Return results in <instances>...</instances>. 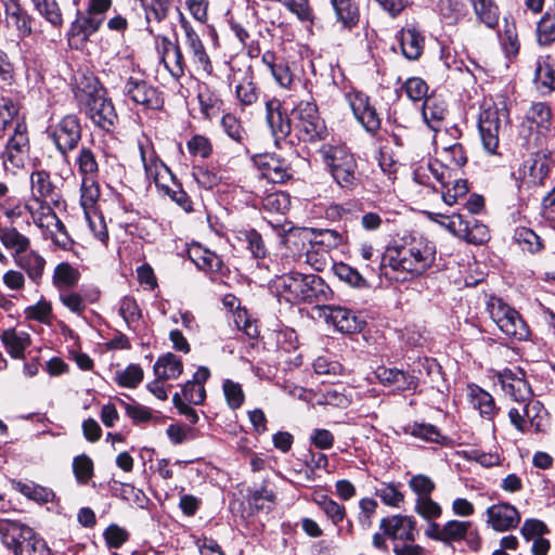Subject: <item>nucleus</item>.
I'll return each mask as SVG.
<instances>
[{"label": "nucleus", "mask_w": 555, "mask_h": 555, "mask_svg": "<svg viewBox=\"0 0 555 555\" xmlns=\"http://www.w3.org/2000/svg\"><path fill=\"white\" fill-rule=\"evenodd\" d=\"M435 260V244L424 237H413L409 243L388 248L382 255L379 274L403 282L426 272Z\"/></svg>", "instance_id": "f257e3e1"}, {"label": "nucleus", "mask_w": 555, "mask_h": 555, "mask_svg": "<svg viewBox=\"0 0 555 555\" xmlns=\"http://www.w3.org/2000/svg\"><path fill=\"white\" fill-rule=\"evenodd\" d=\"M274 287L288 302L326 301L332 296L330 286L317 274L289 272L278 276Z\"/></svg>", "instance_id": "f03ea898"}, {"label": "nucleus", "mask_w": 555, "mask_h": 555, "mask_svg": "<svg viewBox=\"0 0 555 555\" xmlns=\"http://www.w3.org/2000/svg\"><path fill=\"white\" fill-rule=\"evenodd\" d=\"M75 98L80 112L95 126L106 131L113 129L118 116L112 100L106 96V91L100 86L98 79L91 78L83 87L78 86Z\"/></svg>", "instance_id": "7ed1b4c3"}, {"label": "nucleus", "mask_w": 555, "mask_h": 555, "mask_svg": "<svg viewBox=\"0 0 555 555\" xmlns=\"http://www.w3.org/2000/svg\"><path fill=\"white\" fill-rule=\"evenodd\" d=\"M0 540L13 555H51L46 541L20 521L0 519Z\"/></svg>", "instance_id": "20e7f679"}, {"label": "nucleus", "mask_w": 555, "mask_h": 555, "mask_svg": "<svg viewBox=\"0 0 555 555\" xmlns=\"http://www.w3.org/2000/svg\"><path fill=\"white\" fill-rule=\"evenodd\" d=\"M324 163L330 167L334 180L345 189L359 183L358 165L352 154L344 146L324 144L320 149Z\"/></svg>", "instance_id": "39448f33"}, {"label": "nucleus", "mask_w": 555, "mask_h": 555, "mask_svg": "<svg viewBox=\"0 0 555 555\" xmlns=\"http://www.w3.org/2000/svg\"><path fill=\"white\" fill-rule=\"evenodd\" d=\"M424 534L426 538L448 546L465 541L469 547H476L479 540L478 532L469 520L451 519L443 525L429 522Z\"/></svg>", "instance_id": "423d86ee"}, {"label": "nucleus", "mask_w": 555, "mask_h": 555, "mask_svg": "<svg viewBox=\"0 0 555 555\" xmlns=\"http://www.w3.org/2000/svg\"><path fill=\"white\" fill-rule=\"evenodd\" d=\"M488 311L491 319L506 336L517 340H526L529 337V327L519 312L501 298L492 297L488 302Z\"/></svg>", "instance_id": "0eeeda50"}, {"label": "nucleus", "mask_w": 555, "mask_h": 555, "mask_svg": "<svg viewBox=\"0 0 555 555\" xmlns=\"http://www.w3.org/2000/svg\"><path fill=\"white\" fill-rule=\"evenodd\" d=\"M111 5L112 0H88L87 10L77 11L76 18L70 25V36L87 40L99 30L104 21L103 14L109 10Z\"/></svg>", "instance_id": "6e6552de"}, {"label": "nucleus", "mask_w": 555, "mask_h": 555, "mask_svg": "<svg viewBox=\"0 0 555 555\" xmlns=\"http://www.w3.org/2000/svg\"><path fill=\"white\" fill-rule=\"evenodd\" d=\"M507 114L504 108L494 104L483 106L478 120V129L483 147L489 153H495L499 146V135L505 124Z\"/></svg>", "instance_id": "1a4fd4ad"}, {"label": "nucleus", "mask_w": 555, "mask_h": 555, "mask_svg": "<svg viewBox=\"0 0 555 555\" xmlns=\"http://www.w3.org/2000/svg\"><path fill=\"white\" fill-rule=\"evenodd\" d=\"M47 134L57 151L62 155H66L77 147L81 139V126L78 117L75 115L63 117L59 122L48 127Z\"/></svg>", "instance_id": "9d476101"}, {"label": "nucleus", "mask_w": 555, "mask_h": 555, "mask_svg": "<svg viewBox=\"0 0 555 555\" xmlns=\"http://www.w3.org/2000/svg\"><path fill=\"white\" fill-rule=\"evenodd\" d=\"M448 230L469 244L481 245L489 240L487 225L470 215L452 214L449 216Z\"/></svg>", "instance_id": "9b49d317"}, {"label": "nucleus", "mask_w": 555, "mask_h": 555, "mask_svg": "<svg viewBox=\"0 0 555 555\" xmlns=\"http://www.w3.org/2000/svg\"><path fill=\"white\" fill-rule=\"evenodd\" d=\"M28 151L27 126L26 124H17L15 126V133L10 135L7 147L0 156L4 169L14 172L23 167Z\"/></svg>", "instance_id": "f8f14e48"}, {"label": "nucleus", "mask_w": 555, "mask_h": 555, "mask_svg": "<svg viewBox=\"0 0 555 555\" xmlns=\"http://www.w3.org/2000/svg\"><path fill=\"white\" fill-rule=\"evenodd\" d=\"M122 94L144 109H159L164 104V100L156 88L145 80L133 77H129L126 80L122 87Z\"/></svg>", "instance_id": "ddd939ff"}, {"label": "nucleus", "mask_w": 555, "mask_h": 555, "mask_svg": "<svg viewBox=\"0 0 555 555\" xmlns=\"http://www.w3.org/2000/svg\"><path fill=\"white\" fill-rule=\"evenodd\" d=\"M346 100L354 117L367 132L375 133L379 130L380 118L375 107L370 104V99L366 94L360 91H350L346 93Z\"/></svg>", "instance_id": "4468645a"}, {"label": "nucleus", "mask_w": 555, "mask_h": 555, "mask_svg": "<svg viewBox=\"0 0 555 555\" xmlns=\"http://www.w3.org/2000/svg\"><path fill=\"white\" fill-rule=\"evenodd\" d=\"M144 11L142 28L151 36L159 37L171 10L172 0H140Z\"/></svg>", "instance_id": "2eb2a0df"}, {"label": "nucleus", "mask_w": 555, "mask_h": 555, "mask_svg": "<svg viewBox=\"0 0 555 555\" xmlns=\"http://www.w3.org/2000/svg\"><path fill=\"white\" fill-rule=\"evenodd\" d=\"M179 15L181 27L185 34L184 44L188 52L192 56V61L196 69L203 70L206 74H210L212 72V65L199 36L194 31L181 12H179Z\"/></svg>", "instance_id": "dca6fc26"}, {"label": "nucleus", "mask_w": 555, "mask_h": 555, "mask_svg": "<svg viewBox=\"0 0 555 555\" xmlns=\"http://www.w3.org/2000/svg\"><path fill=\"white\" fill-rule=\"evenodd\" d=\"M499 382L503 391L517 404L527 403L532 400V390L529 383L524 378V372L518 370H504L499 374Z\"/></svg>", "instance_id": "f3484780"}, {"label": "nucleus", "mask_w": 555, "mask_h": 555, "mask_svg": "<svg viewBox=\"0 0 555 555\" xmlns=\"http://www.w3.org/2000/svg\"><path fill=\"white\" fill-rule=\"evenodd\" d=\"M266 121L276 145L292 132V118L282 111V104L278 99H270L266 102Z\"/></svg>", "instance_id": "a211bd4d"}, {"label": "nucleus", "mask_w": 555, "mask_h": 555, "mask_svg": "<svg viewBox=\"0 0 555 555\" xmlns=\"http://www.w3.org/2000/svg\"><path fill=\"white\" fill-rule=\"evenodd\" d=\"M487 522L495 531H508L516 528L520 522V514L515 506L502 502L487 508Z\"/></svg>", "instance_id": "6ab92c4d"}, {"label": "nucleus", "mask_w": 555, "mask_h": 555, "mask_svg": "<svg viewBox=\"0 0 555 555\" xmlns=\"http://www.w3.org/2000/svg\"><path fill=\"white\" fill-rule=\"evenodd\" d=\"M380 529L384 534L403 542L415 541V520L411 516L393 515L380 520Z\"/></svg>", "instance_id": "aec40b11"}, {"label": "nucleus", "mask_w": 555, "mask_h": 555, "mask_svg": "<svg viewBox=\"0 0 555 555\" xmlns=\"http://www.w3.org/2000/svg\"><path fill=\"white\" fill-rule=\"evenodd\" d=\"M261 177L272 183H283L292 177L291 168L284 159L262 155L256 159Z\"/></svg>", "instance_id": "412c9836"}, {"label": "nucleus", "mask_w": 555, "mask_h": 555, "mask_svg": "<svg viewBox=\"0 0 555 555\" xmlns=\"http://www.w3.org/2000/svg\"><path fill=\"white\" fill-rule=\"evenodd\" d=\"M13 259L15 264L26 272L31 282L40 284L46 267V259L41 255L27 249L21 255H13Z\"/></svg>", "instance_id": "4be33fe9"}, {"label": "nucleus", "mask_w": 555, "mask_h": 555, "mask_svg": "<svg viewBox=\"0 0 555 555\" xmlns=\"http://www.w3.org/2000/svg\"><path fill=\"white\" fill-rule=\"evenodd\" d=\"M403 56L408 60H417L424 50L425 38L415 27H405L397 36Z\"/></svg>", "instance_id": "5701e85b"}, {"label": "nucleus", "mask_w": 555, "mask_h": 555, "mask_svg": "<svg viewBox=\"0 0 555 555\" xmlns=\"http://www.w3.org/2000/svg\"><path fill=\"white\" fill-rule=\"evenodd\" d=\"M312 247L318 246L324 251L338 247L343 243V235L331 229H302L300 232Z\"/></svg>", "instance_id": "b1692460"}, {"label": "nucleus", "mask_w": 555, "mask_h": 555, "mask_svg": "<svg viewBox=\"0 0 555 555\" xmlns=\"http://www.w3.org/2000/svg\"><path fill=\"white\" fill-rule=\"evenodd\" d=\"M467 396L472 406L479 411L482 417L491 420L498 412L493 397L477 385H469Z\"/></svg>", "instance_id": "393cba45"}, {"label": "nucleus", "mask_w": 555, "mask_h": 555, "mask_svg": "<svg viewBox=\"0 0 555 555\" xmlns=\"http://www.w3.org/2000/svg\"><path fill=\"white\" fill-rule=\"evenodd\" d=\"M326 320L341 333H354L360 330L357 317L347 308L327 307Z\"/></svg>", "instance_id": "a878e982"}, {"label": "nucleus", "mask_w": 555, "mask_h": 555, "mask_svg": "<svg viewBox=\"0 0 555 555\" xmlns=\"http://www.w3.org/2000/svg\"><path fill=\"white\" fill-rule=\"evenodd\" d=\"M476 20L489 29H494L499 25L500 9L494 0H468Z\"/></svg>", "instance_id": "bb28decb"}, {"label": "nucleus", "mask_w": 555, "mask_h": 555, "mask_svg": "<svg viewBox=\"0 0 555 555\" xmlns=\"http://www.w3.org/2000/svg\"><path fill=\"white\" fill-rule=\"evenodd\" d=\"M163 62L170 74L180 78L184 74L185 61L178 44L171 42L168 38L163 40Z\"/></svg>", "instance_id": "cd10ccee"}, {"label": "nucleus", "mask_w": 555, "mask_h": 555, "mask_svg": "<svg viewBox=\"0 0 555 555\" xmlns=\"http://www.w3.org/2000/svg\"><path fill=\"white\" fill-rule=\"evenodd\" d=\"M1 340L8 353L14 359H23L25 349L30 345L29 334L17 332L15 328L3 331Z\"/></svg>", "instance_id": "c85d7f7f"}, {"label": "nucleus", "mask_w": 555, "mask_h": 555, "mask_svg": "<svg viewBox=\"0 0 555 555\" xmlns=\"http://www.w3.org/2000/svg\"><path fill=\"white\" fill-rule=\"evenodd\" d=\"M235 94L237 101L244 106L253 105L259 100L260 89L254 81V74L250 68L244 72L235 86Z\"/></svg>", "instance_id": "c756f323"}, {"label": "nucleus", "mask_w": 555, "mask_h": 555, "mask_svg": "<svg viewBox=\"0 0 555 555\" xmlns=\"http://www.w3.org/2000/svg\"><path fill=\"white\" fill-rule=\"evenodd\" d=\"M447 114V107L443 101L434 96L425 99L422 109L424 121L430 129L438 131Z\"/></svg>", "instance_id": "7c9ffc66"}, {"label": "nucleus", "mask_w": 555, "mask_h": 555, "mask_svg": "<svg viewBox=\"0 0 555 555\" xmlns=\"http://www.w3.org/2000/svg\"><path fill=\"white\" fill-rule=\"evenodd\" d=\"M436 7L441 18L449 25H456L468 13L464 0H436Z\"/></svg>", "instance_id": "2f4dec72"}, {"label": "nucleus", "mask_w": 555, "mask_h": 555, "mask_svg": "<svg viewBox=\"0 0 555 555\" xmlns=\"http://www.w3.org/2000/svg\"><path fill=\"white\" fill-rule=\"evenodd\" d=\"M25 124L18 117V107L11 99H2L0 103V138L5 134H14L15 126Z\"/></svg>", "instance_id": "473e14b6"}, {"label": "nucleus", "mask_w": 555, "mask_h": 555, "mask_svg": "<svg viewBox=\"0 0 555 555\" xmlns=\"http://www.w3.org/2000/svg\"><path fill=\"white\" fill-rule=\"evenodd\" d=\"M153 369L157 378L176 379L182 374L183 364L179 357L168 352L157 359Z\"/></svg>", "instance_id": "72a5a7b5"}, {"label": "nucleus", "mask_w": 555, "mask_h": 555, "mask_svg": "<svg viewBox=\"0 0 555 555\" xmlns=\"http://www.w3.org/2000/svg\"><path fill=\"white\" fill-rule=\"evenodd\" d=\"M31 195L35 202L54 201V185L50 175L44 170H38L30 176Z\"/></svg>", "instance_id": "f704fd0d"}, {"label": "nucleus", "mask_w": 555, "mask_h": 555, "mask_svg": "<svg viewBox=\"0 0 555 555\" xmlns=\"http://www.w3.org/2000/svg\"><path fill=\"white\" fill-rule=\"evenodd\" d=\"M550 166L547 157L544 154H537L534 157L528 159L522 167L524 178H528L529 183L541 184L547 177Z\"/></svg>", "instance_id": "c9c22d12"}, {"label": "nucleus", "mask_w": 555, "mask_h": 555, "mask_svg": "<svg viewBox=\"0 0 555 555\" xmlns=\"http://www.w3.org/2000/svg\"><path fill=\"white\" fill-rule=\"evenodd\" d=\"M79 271L68 262L59 263L53 271L52 283L59 289H70L79 281Z\"/></svg>", "instance_id": "e433bc0d"}, {"label": "nucleus", "mask_w": 555, "mask_h": 555, "mask_svg": "<svg viewBox=\"0 0 555 555\" xmlns=\"http://www.w3.org/2000/svg\"><path fill=\"white\" fill-rule=\"evenodd\" d=\"M34 10L53 27L63 25V14L56 0H29Z\"/></svg>", "instance_id": "4c0bfd02"}, {"label": "nucleus", "mask_w": 555, "mask_h": 555, "mask_svg": "<svg viewBox=\"0 0 555 555\" xmlns=\"http://www.w3.org/2000/svg\"><path fill=\"white\" fill-rule=\"evenodd\" d=\"M299 141L313 143L327 137V128L321 117L295 128Z\"/></svg>", "instance_id": "58836bf2"}, {"label": "nucleus", "mask_w": 555, "mask_h": 555, "mask_svg": "<svg viewBox=\"0 0 555 555\" xmlns=\"http://www.w3.org/2000/svg\"><path fill=\"white\" fill-rule=\"evenodd\" d=\"M534 81L542 93H550L555 90V67L548 59H541L537 63Z\"/></svg>", "instance_id": "ea45409f"}, {"label": "nucleus", "mask_w": 555, "mask_h": 555, "mask_svg": "<svg viewBox=\"0 0 555 555\" xmlns=\"http://www.w3.org/2000/svg\"><path fill=\"white\" fill-rule=\"evenodd\" d=\"M275 502V494L263 483L259 488L249 489L247 503L254 511H270Z\"/></svg>", "instance_id": "a19ab883"}, {"label": "nucleus", "mask_w": 555, "mask_h": 555, "mask_svg": "<svg viewBox=\"0 0 555 555\" xmlns=\"http://www.w3.org/2000/svg\"><path fill=\"white\" fill-rule=\"evenodd\" d=\"M0 241L5 248L13 250V255L22 254L29 248L30 241L15 228H0Z\"/></svg>", "instance_id": "79ce46f5"}, {"label": "nucleus", "mask_w": 555, "mask_h": 555, "mask_svg": "<svg viewBox=\"0 0 555 555\" xmlns=\"http://www.w3.org/2000/svg\"><path fill=\"white\" fill-rule=\"evenodd\" d=\"M140 154L146 177L152 179L154 183L160 182V178H171L170 169L155 155L151 154L147 157L142 146L140 147Z\"/></svg>", "instance_id": "37998d69"}, {"label": "nucleus", "mask_w": 555, "mask_h": 555, "mask_svg": "<svg viewBox=\"0 0 555 555\" xmlns=\"http://www.w3.org/2000/svg\"><path fill=\"white\" fill-rule=\"evenodd\" d=\"M537 40L544 47L555 42V15L552 8L547 9L537 24Z\"/></svg>", "instance_id": "c03bdc74"}, {"label": "nucleus", "mask_w": 555, "mask_h": 555, "mask_svg": "<svg viewBox=\"0 0 555 555\" xmlns=\"http://www.w3.org/2000/svg\"><path fill=\"white\" fill-rule=\"evenodd\" d=\"M338 22L345 28H352L359 21L358 9L351 0H331Z\"/></svg>", "instance_id": "a18cd8bd"}, {"label": "nucleus", "mask_w": 555, "mask_h": 555, "mask_svg": "<svg viewBox=\"0 0 555 555\" xmlns=\"http://www.w3.org/2000/svg\"><path fill=\"white\" fill-rule=\"evenodd\" d=\"M314 501L334 526H338L346 517L345 506L338 504L327 495H320Z\"/></svg>", "instance_id": "49530a36"}, {"label": "nucleus", "mask_w": 555, "mask_h": 555, "mask_svg": "<svg viewBox=\"0 0 555 555\" xmlns=\"http://www.w3.org/2000/svg\"><path fill=\"white\" fill-rule=\"evenodd\" d=\"M414 511L423 519L429 522H436L435 520L440 518L442 515V507L439 503L434 501L431 496L424 499H416Z\"/></svg>", "instance_id": "de8ad7c7"}, {"label": "nucleus", "mask_w": 555, "mask_h": 555, "mask_svg": "<svg viewBox=\"0 0 555 555\" xmlns=\"http://www.w3.org/2000/svg\"><path fill=\"white\" fill-rule=\"evenodd\" d=\"M320 117L317 105L310 101L299 102L292 111V121L294 129L297 126H302L306 122L312 121Z\"/></svg>", "instance_id": "09e8293b"}, {"label": "nucleus", "mask_w": 555, "mask_h": 555, "mask_svg": "<svg viewBox=\"0 0 555 555\" xmlns=\"http://www.w3.org/2000/svg\"><path fill=\"white\" fill-rule=\"evenodd\" d=\"M289 207V195L283 192L270 193L262 199V208L269 212L284 215Z\"/></svg>", "instance_id": "8fccbe9b"}, {"label": "nucleus", "mask_w": 555, "mask_h": 555, "mask_svg": "<svg viewBox=\"0 0 555 555\" xmlns=\"http://www.w3.org/2000/svg\"><path fill=\"white\" fill-rule=\"evenodd\" d=\"M221 126L229 138L243 144L247 139V133L242 126L241 120L233 114H225L221 119Z\"/></svg>", "instance_id": "3c124183"}, {"label": "nucleus", "mask_w": 555, "mask_h": 555, "mask_svg": "<svg viewBox=\"0 0 555 555\" xmlns=\"http://www.w3.org/2000/svg\"><path fill=\"white\" fill-rule=\"evenodd\" d=\"M334 272L336 276L348 283L353 287H364L366 285L365 279L362 274L354 268L350 267L347 263L339 262L334 264Z\"/></svg>", "instance_id": "603ef678"}, {"label": "nucleus", "mask_w": 555, "mask_h": 555, "mask_svg": "<svg viewBox=\"0 0 555 555\" xmlns=\"http://www.w3.org/2000/svg\"><path fill=\"white\" fill-rule=\"evenodd\" d=\"M100 197V189L95 178L86 177L82 178L81 183V206L87 212L88 209L92 208Z\"/></svg>", "instance_id": "864d4df0"}, {"label": "nucleus", "mask_w": 555, "mask_h": 555, "mask_svg": "<svg viewBox=\"0 0 555 555\" xmlns=\"http://www.w3.org/2000/svg\"><path fill=\"white\" fill-rule=\"evenodd\" d=\"M527 117L531 122L535 124L541 131L550 129L552 112L546 104L541 102L534 103L530 107Z\"/></svg>", "instance_id": "5fc2aeb1"}, {"label": "nucleus", "mask_w": 555, "mask_h": 555, "mask_svg": "<svg viewBox=\"0 0 555 555\" xmlns=\"http://www.w3.org/2000/svg\"><path fill=\"white\" fill-rule=\"evenodd\" d=\"M192 260L197 268L204 271L216 272L221 267L220 258L215 253L207 249H195L193 251Z\"/></svg>", "instance_id": "6e6d98bb"}, {"label": "nucleus", "mask_w": 555, "mask_h": 555, "mask_svg": "<svg viewBox=\"0 0 555 555\" xmlns=\"http://www.w3.org/2000/svg\"><path fill=\"white\" fill-rule=\"evenodd\" d=\"M144 373L139 364H130L124 371H118L116 380L118 385L135 388L143 379Z\"/></svg>", "instance_id": "4d7b16f0"}, {"label": "nucleus", "mask_w": 555, "mask_h": 555, "mask_svg": "<svg viewBox=\"0 0 555 555\" xmlns=\"http://www.w3.org/2000/svg\"><path fill=\"white\" fill-rule=\"evenodd\" d=\"M402 89L406 96L414 102L422 100L425 101V99L428 98V86L425 80L420 77H411L406 79L402 86Z\"/></svg>", "instance_id": "13d9d810"}, {"label": "nucleus", "mask_w": 555, "mask_h": 555, "mask_svg": "<svg viewBox=\"0 0 555 555\" xmlns=\"http://www.w3.org/2000/svg\"><path fill=\"white\" fill-rule=\"evenodd\" d=\"M77 164L82 178H96L99 166L91 150L86 147L81 149L77 158Z\"/></svg>", "instance_id": "bf43d9fd"}, {"label": "nucleus", "mask_w": 555, "mask_h": 555, "mask_svg": "<svg viewBox=\"0 0 555 555\" xmlns=\"http://www.w3.org/2000/svg\"><path fill=\"white\" fill-rule=\"evenodd\" d=\"M409 487L417 495L416 499H424L431 496V493L436 489V483L430 477L418 474L409 480Z\"/></svg>", "instance_id": "052dcab7"}, {"label": "nucleus", "mask_w": 555, "mask_h": 555, "mask_svg": "<svg viewBox=\"0 0 555 555\" xmlns=\"http://www.w3.org/2000/svg\"><path fill=\"white\" fill-rule=\"evenodd\" d=\"M376 495L383 501L384 504L392 507H398L404 500V494L399 490L395 483H383L376 489Z\"/></svg>", "instance_id": "680f3d73"}, {"label": "nucleus", "mask_w": 555, "mask_h": 555, "mask_svg": "<svg viewBox=\"0 0 555 555\" xmlns=\"http://www.w3.org/2000/svg\"><path fill=\"white\" fill-rule=\"evenodd\" d=\"M222 388L229 408L232 410L241 408L245 398L242 386L231 379H225Z\"/></svg>", "instance_id": "e2e57ef3"}, {"label": "nucleus", "mask_w": 555, "mask_h": 555, "mask_svg": "<svg viewBox=\"0 0 555 555\" xmlns=\"http://www.w3.org/2000/svg\"><path fill=\"white\" fill-rule=\"evenodd\" d=\"M119 314L130 327L133 323L138 322L141 317V309L135 299L129 296L124 297L119 305Z\"/></svg>", "instance_id": "0e129e2a"}, {"label": "nucleus", "mask_w": 555, "mask_h": 555, "mask_svg": "<svg viewBox=\"0 0 555 555\" xmlns=\"http://www.w3.org/2000/svg\"><path fill=\"white\" fill-rule=\"evenodd\" d=\"M73 470L79 483H87L93 475V463L85 454L76 456L73 462Z\"/></svg>", "instance_id": "69168bd1"}, {"label": "nucleus", "mask_w": 555, "mask_h": 555, "mask_svg": "<svg viewBox=\"0 0 555 555\" xmlns=\"http://www.w3.org/2000/svg\"><path fill=\"white\" fill-rule=\"evenodd\" d=\"M441 157L444 162H447V164H448L447 166L450 169L452 167L461 168L467 162V157H466L464 147L459 143L450 145L448 147H444L442 151Z\"/></svg>", "instance_id": "338daca9"}, {"label": "nucleus", "mask_w": 555, "mask_h": 555, "mask_svg": "<svg viewBox=\"0 0 555 555\" xmlns=\"http://www.w3.org/2000/svg\"><path fill=\"white\" fill-rule=\"evenodd\" d=\"M528 410V416H526L528 421V427L534 428L537 431L543 430V420L546 415V412L540 401L531 400L526 403Z\"/></svg>", "instance_id": "774afa93"}]
</instances>
